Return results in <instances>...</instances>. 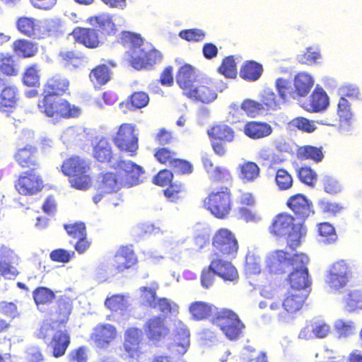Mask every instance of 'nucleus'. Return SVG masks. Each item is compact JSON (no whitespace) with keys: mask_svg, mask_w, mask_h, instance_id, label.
<instances>
[{"mask_svg":"<svg viewBox=\"0 0 362 362\" xmlns=\"http://www.w3.org/2000/svg\"><path fill=\"white\" fill-rule=\"evenodd\" d=\"M320 57L321 54L319 49L310 47L306 49L304 53L298 55L297 59L302 64L313 65Z\"/></svg>","mask_w":362,"mask_h":362,"instance_id":"774afa93","label":"nucleus"},{"mask_svg":"<svg viewBox=\"0 0 362 362\" xmlns=\"http://www.w3.org/2000/svg\"><path fill=\"white\" fill-rule=\"evenodd\" d=\"M313 85V78L306 72H299L294 77L293 86L298 98L305 97Z\"/></svg>","mask_w":362,"mask_h":362,"instance_id":"f704fd0d","label":"nucleus"},{"mask_svg":"<svg viewBox=\"0 0 362 362\" xmlns=\"http://www.w3.org/2000/svg\"><path fill=\"white\" fill-rule=\"evenodd\" d=\"M259 102L264 114L268 111L276 110L279 107V100L275 93L271 89L262 90Z\"/></svg>","mask_w":362,"mask_h":362,"instance_id":"c03bdc74","label":"nucleus"},{"mask_svg":"<svg viewBox=\"0 0 362 362\" xmlns=\"http://www.w3.org/2000/svg\"><path fill=\"white\" fill-rule=\"evenodd\" d=\"M163 194L168 202L177 203L186 196L187 188L181 182L174 181L163 190Z\"/></svg>","mask_w":362,"mask_h":362,"instance_id":"a19ab883","label":"nucleus"},{"mask_svg":"<svg viewBox=\"0 0 362 362\" xmlns=\"http://www.w3.org/2000/svg\"><path fill=\"white\" fill-rule=\"evenodd\" d=\"M0 71L7 76L18 75V69L12 54L0 53Z\"/></svg>","mask_w":362,"mask_h":362,"instance_id":"de8ad7c7","label":"nucleus"},{"mask_svg":"<svg viewBox=\"0 0 362 362\" xmlns=\"http://www.w3.org/2000/svg\"><path fill=\"white\" fill-rule=\"evenodd\" d=\"M330 331V327L325 322L310 323L306 325L299 333L300 339H308L312 337V334L316 338H325Z\"/></svg>","mask_w":362,"mask_h":362,"instance_id":"e433bc0d","label":"nucleus"},{"mask_svg":"<svg viewBox=\"0 0 362 362\" xmlns=\"http://www.w3.org/2000/svg\"><path fill=\"white\" fill-rule=\"evenodd\" d=\"M297 155L300 159L312 160L316 163L320 162L324 158L322 148L313 146H304L298 148Z\"/></svg>","mask_w":362,"mask_h":362,"instance_id":"49530a36","label":"nucleus"},{"mask_svg":"<svg viewBox=\"0 0 362 362\" xmlns=\"http://www.w3.org/2000/svg\"><path fill=\"white\" fill-rule=\"evenodd\" d=\"M308 257L303 253L289 256L288 253L277 250L272 252L267 259L266 265L270 274L281 275L292 270L287 277L291 290L303 291L310 286L308 279Z\"/></svg>","mask_w":362,"mask_h":362,"instance_id":"f257e3e1","label":"nucleus"},{"mask_svg":"<svg viewBox=\"0 0 362 362\" xmlns=\"http://www.w3.org/2000/svg\"><path fill=\"white\" fill-rule=\"evenodd\" d=\"M269 231L278 238L287 236V245L292 250L300 245L301 238L306 234L303 223H296L295 217L286 212L279 213L273 218Z\"/></svg>","mask_w":362,"mask_h":362,"instance_id":"f03ea898","label":"nucleus"},{"mask_svg":"<svg viewBox=\"0 0 362 362\" xmlns=\"http://www.w3.org/2000/svg\"><path fill=\"white\" fill-rule=\"evenodd\" d=\"M20 274L18 269L13 266L9 257L0 252V276L5 279L12 280Z\"/></svg>","mask_w":362,"mask_h":362,"instance_id":"09e8293b","label":"nucleus"},{"mask_svg":"<svg viewBox=\"0 0 362 362\" xmlns=\"http://www.w3.org/2000/svg\"><path fill=\"white\" fill-rule=\"evenodd\" d=\"M305 299L306 295L303 291H298V290L288 291L282 303L285 313H280L279 316V319L285 320L288 315H293L300 310Z\"/></svg>","mask_w":362,"mask_h":362,"instance_id":"412c9836","label":"nucleus"},{"mask_svg":"<svg viewBox=\"0 0 362 362\" xmlns=\"http://www.w3.org/2000/svg\"><path fill=\"white\" fill-rule=\"evenodd\" d=\"M144 330L147 338L156 342L163 340L170 333L165 317L160 315L149 318L144 327Z\"/></svg>","mask_w":362,"mask_h":362,"instance_id":"6ab92c4d","label":"nucleus"},{"mask_svg":"<svg viewBox=\"0 0 362 362\" xmlns=\"http://www.w3.org/2000/svg\"><path fill=\"white\" fill-rule=\"evenodd\" d=\"M50 336L52 338L47 344L52 351V355L54 358H60L66 352L71 344V336L66 330H57L50 325H42L38 332V337L42 340L47 339Z\"/></svg>","mask_w":362,"mask_h":362,"instance_id":"1a4fd4ad","label":"nucleus"},{"mask_svg":"<svg viewBox=\"0 0 362 362\" xmlns=\"http://www.w3.org/2000/svg\"><path fill=\"white\" fill-rule=\"evenodd\" d=\"M329 105V98L322 88H316L309 97L305 108L311 112H317L324 110Z\"/></svg>","mask_w":362,"mask_h":362,"instance_id":"473e14b6","label":"nucleus"},{"mask_svg":"<svg viewBox=\"0 0 362 362\" xmlns=\"http://www.w3.org/2000/svg\"><path fill=\"white\" fill-rule=\"evenodd\" d=\"M211 322L218 327L225 336L231 341L238 339L244 328V325L237 314L226 308L216 310Z\"/></svg>","mask_w":362,"mask_h":362,"instance_id":"6e6552de","label":"nucleus"},{"mask_svg":"<svg viewBox=\"0 0 362 362\" xmlns=\"http://www.w3.org/2000/svg\"><path fill=\"white\" fill-rule=\"evenodd\" d=\"M52 97L43 95V98L38 102V107L47 117L69 119L80 114V109L68 100Z\"/></svg>","mask_w":362,"mask_h":362,"instance_id":"423d86ee","label":"nucleus"},{"mask_svg":"<svg viewBox=\"0 0 362 362\" xmlns=\"http://www.w3.org/2000/svg\"><path fill=\"white\" fill-rule=\"evenodd\" d=\"M173 346L179 354H183L187 351L189 345V332L185 327H177L174 334Z\"/></svg>","mask_w":362,"mask_h":362,"instance_id":"a18cd8bd","label":"nucleus"},{"mask_svg":"<svg viewBox=\"0 0 362 362\" xmlns=\"http://www.w3.org/2000/svg\"><path fill=\"white\" fill-rule=\"evenodd\" d=\"M98 182V188L103 194H110L116 192L122 185L117 174L112 172L102 173L100 175Z\"/></svg>","mask_w":362,"mask_h":362,"instance_id":"c9c22d12","label":"nucleus"},{"mask_svg":"<svg viewBox=\"0 0 362 362\" xmlns=\"http://www.w3.org/2000/svg\"><path fill=\"white\" fill-rule=\"evenodd\" d=\"M275 86L279 95L283 101L298 98L295 89L293 88L291 82L288 79L279 78L276 80Z\"/></svg>","mask_w":362,"mask_h":362,"instance_id":"3c124183","label":"nucleus"},{"mask_svg":"<svg viewBox=\"0 0 362 362\" xmlns=\"http://www.w3.org/2000/svg\"><path fill=\"white\" fill-rule=\"evenodd\" d=\"M196 78L194 69L189 64L181 66L176 74L177 83L182 88L184 95L194 86Z\"/></svg>","mask_w":362,"mask_h":362,"instance_id":"2f4dec72","label":"nucleus"},{"mask_svg":"<svg viewBox=\"0 0 362 362\" xmlns=\"http://www.w3.org/2000/svg\"><path fill=\"white\" fill-rule=\"evenodd\" d=\"M103 63L95 66L90 71L88 78L94 86H102L107 84L112 78V69L117 66L114 59L107 61L101 59Z\"/></svg>","mask_w":362,"mask_h":362,"instance_id":"f3484780","label":"nucleus"},{"mask_svg":"<svg viewBox=\"0 0 362 362\" xmlns=\"http://www.w3.org/2000/svg\"><path fill=\"white\" fill-rule=\"evenodd\" d=\"M15 161L22 168L35 171L40 168L39 153L37 147L28 144L19 148L13 156Z\"/></svg>","mask_w":362,"mask_h":362,"instance_id":"a211bd4d","label":"nucleus"},{"mask_svg":"<svg viewBox=\"0 0 362 362\" xmlns=\"http://www.w3.org/2000/svg\"><path fill=\"white\" fill-rule=\"evenodd\" d=\"M162 60V54L155 49L146 51L144 49L133 50L130 54V64L136 70L151 69Z\"/></svg>","mask_w":362,"mask_h":362,"instance_id":"4468645a","label":"nucleus"},{"mask_svg":"<svg viewBox=\"0 0 362 362\" xmlns=\"http://www.w3.org/2000/svg\"><path fill=\"white\" fill-rule=\"evenodd\" d=\"M14 187L20 194L32 196L43 189V180L35 171L27 170L20 174L15 182Z\"/></svg>","mask_w":362,"mask_h":362,"instance_id":"ddd939ff","label":"nucleus"},{"mask_svg":"<svg viewBox=\"0 0 362 362\" xmlns=\"http://www.w3.org/2000/svg\"><path fill=\"white\" fill-rule=\"evenodd\" d=\"M69 80L62 74H55L49 78L43 86V95L62 96L69 90Z\"/></svg>","mask_w":362,"mask_h":362,"instance_id":"4be33fe9","label":"nucleus"},{"mask_svg":"<svg viewBox=\"0 0 362 362\" xmlns=\"http://www.w3.org/2000/svg\"><path fill=\"white\" fill-rule=\"evenodd\" d=\"M89 169V165L77 156L66 159L61 166L63 174L69 177L71 187L82 190L90 186L91 178L87 174Z\"/></svg>","mask_w":362,"mask_h":362,"instance_id":"7ed1b4c3","label":"nucleus"},{"mask_svg":"<svg viewBox=\"0 0 362 362\" xmlns=\"http://www.w3.org/2000/svg\"><path fill=\"white\" fill-rule=\"evenodd\" d=\"M33 298L37 305L51 303L55 298L54 292L45 286H39L33 291Z\"/></svg>","mask_w":362,"mask_h":362,"instance_id":"603ef678","label":"nucleus"},{"mask_svg":"<svg viewBox=\"0 0 362 362\" xmlns=\"http://www.w3.org/2000/svg\"><path fill=\"white\" fill-rule=\"evenodd\" d=\"M59 58L62 63L66 66H72L75 68L79 66L83 60L76 50H64L59 53Z\"/></svg>","mask_w":362,"mask_h":362,"instance_id":"13d9d810","label":"nucleus"},{"mask_svg":"<svg viewBox=\"0 0 362 362\" xmlns=\"http://www.w3.org/2000/svg\"><path fill=\"white\" fill-rule=\"evenodd\" d=\"M300 181L307 185L314 186L317 180V173L308 166H303L298 170Z\"/></svg>","mask_w":362,"mask_h":362,"instance_id":"338daca9","label":"nucleus"},{"mask_svg":"<svg viewBox=\"0 0 362 362\" xmlns=\"http://www.w3.org/2000/svg\"><path fill=\"white\" fill-rule=\"evenodd\" d=\"M222 257H216L210 262V269H213L216 276L224 281H237L239 279L238 270L229 261Z\"/></svg>","mask_w":362,"mask_h":362,"instance_id":"5701e85b","label":"nucleus"},{"mask_svg":"<svg viewBox=\"0 0 362 362\" xmlns=\"http://www.w3.org/2000/svg\"><path fill=\"white\" fill-rule=\"evenodd\" d=\"M117 330L110 324H99L93 329L90 339L99 348L107 347L116 337Z\"/></svg>","mask_w":362,"mask_h":362,"instance_id":"a878e982","label":"nucleus"},{"mask_svg":"<svg viewBox=\"0 0 362 362\" xmlns=\"http://www.w3.org/2000/svg\"><path fill=\"white\" fill-rule=\"evenodd\" d=\"M16 28L22 35L34 38L39 31L38 21L32 17L21 16L16 21Z\"/></svg>","mask_w":362,"mask_h":362,"instance_id":"4c0bfd02","label":"nucleus"},{"mask_svg":"<svg viewBox=\"0 0 362 362\" xmlns=\"http://www.w3.org/2000/svg\"><path fill=\"white\" fill-rule=\"evenodd\" d=\"M275 184L277 188L281 191H286L291 189L293 186V177L284 168H279L275 174Z\"/></svg>","mask_w":362,"mask_h":362,"instance_id":"6e6d98bb","label":"nucleus"},{"mask_svg":"<svg viewBox=\"0 0 362 362\" xmlns=\"http://www.w3.org/2000/svg\"><path fill=\"white\" fill-rule=\"evenodd\" d=\"M117 42L123 46L133 48L134 50L137 49L143 44L141 35L130 31H122L119 34Z\"/></svg>","mask_w":362,"mask_h":362,"instance_id":"864d4df0","label":"nucleus"},{"mask_svg":"<svg viewBox=\"0 0 362 362\" xmlns=\"http://www.w3.org/2000/svg\"><path fill=\"white\" fill-rule=\"evenodd\" d=\"M115 146L120 151L134 156L139 148V138L136 134V126L131 123H122L112 137Z\"/></svg>","mask_w":362,"mask_h":362,"instance_id":"9d476101","label":"nucleus"},{"mask_svg":"<svg viewBox=\"0 0 362 362\" xmlns=\"http://www.w3.org/2000/svg\"><path fill=\"white\" fill-rule=\"evenodd\" d=\"M353 267L344 259L334 262L328 272L327 284L329 288L338 291L344 288L352 275Z\"/></svg>","mask_w":362,"mask_h":362,"instance_id":"9b49d317","label":"nucleus"},{"mask_svg":"<svg viewBox=\"0 0 362 362\" xmlns=\"http://www.w3.org/2000/svg\"><path fill=\"white\" fill-rule=\"evenodd\" d=\"M289 125L292 128L297 129L306 133H312L317 129L314 121L310 120L303 117H297L293 118L289 122Z\"/></svg>","mask_w":362,"mask_h":362,"instance_id":"69168bd1","label":"nucleus"},{"mask_svg":"<svg viewBox=\"0 0 362 362\" xmlns=\"http://www.w3.org/2000/svg\"><path fill=\"white\" fill-rule=\"evenodd\" d=\"M88 23L92 25H95V30L98 32V36L104 39H107L109 37L116 35L117 33V28L111 18L101 15L90 17L88 20Z\"/></svg>","mask_w":362,"mask_h":362,"instance_id":"bb28decb","label":"nucleus"},{"mask_svg":"<svg viewBox=\"0 0 362 362\" xmlns=\"http://www.w3.org/2000/svg\"><path fill=\"white\" fill-rule=\"evenodd\" d=\"M140 333L138 328H129L125 332L123 347L129 358L139 359L143 353L140 346Z\"/></svg>","mask_w":362,"mask_h":362,"instance_id":"b1692460","label":"nucleus"},{"mask_svg":"<svg viewBox=\"0 0 362 362\" xmlns=\"http://www.w3.org/2000/svg\"><path fill=\"white\" fill-rule=\"evenodd\" d=\"M93 158L100 163H110L115 153L110 141L105 137L101 138L93 147Z\"/></svg>","mask_w":362,"mask_h":362,"instance_id":"c756f323","label":"nucleus"},{"mask_svg":"<svg viewBox=\"0 0 362 362\" xmlns=\"http://www.w3.org/2000/svg\"><path fill=\"white\" fill-rule=\"evenodd\" d=\"M18 99V88L13 85L6 86L0 92V111L11 112L16 106Z\"/></svg>","mask_w":362,"mask_h":362,"instance_id":"7c9ffc66","label":"nucleus"},{"mask_svg":"<svg viewBox=\"0 0 362 362\" xmlns=\"http://www.w3.org/2000/svg\"><path fill=\"white\" fill-rule=\"evenodd\" d=\"M263 71L262 65L255 61H247L242 66L240 76L247 81H255L262 76Z\"/></svg>","mask_w":362,"mask_h":362,"instance_id":"ea45409f","label":"nucleus"},{"mask_svg":"<svg viewBox=\"0 0 362 362\" xmlns=\"http://www.w3.org/2000/svg\"><path fill=\"white\" fill-rule=\"evenodd\" d=\"M272 126L262 121H249L243 127V133L246 136L252 140H259L266 138L272 134Z\"/></svg>","mask_w":362,"mask_h":362,"instance_id":"cd10ccee","label":"nucleus"},{"mask_svg":"<svg viewBox=\"0 0 362 362\" xmlns=\"http://www.w3.org/2000/svg\"><path fill=\"white\" fill-rule=\"evenodd\" d=\"M286 204L293 213L295 218L300 221V223H304V221L315 213L313 202L300 193L288 197Z\"/></svg>","mask_w":362,"mask_h":362,"instance_id":"2eb2a0df","label":"nucleus"},{"mask_svg":"<svg viewBox=\"0 0 362 362\" xmlns=\"http://www.w3.org/2000/svg\"><path fill=\"white\" fill-rule=\"evenodd\" d=\"M119 177L121 184L132 187L141 182L140 177L144 174L143 168L132 160H119L112 166Z\"/></svg>","mask_w":362,"mask_h":362,"instance_id":"f8f14e48","label":"nucleus"},{"mask_svg":"<svg viewBox=\"0 0 362 362\" xmlns=\"http://www.w3.org/2000/svg\"><path fill=\"white\" fill-rule=\"evenodd\" d=\"M158 285L155 283L151 287L142 286L139 288L141 298L146 305L151 308H156V291Z\"/></svg>","mask_w":362,"mask_h":362,"instance_id":"e2e57ef3","label":"nucleus"},{"mask_svg":"<svg viewBox=\"0 0 362 362\" xmlns=\"http://www.w3.org/2000/svg\"><path fill=\"white\" fill-rule=\"evenodd\" d=\"M13 50L21 57L30 58L37 53L38 48L36 43L25 39H18L13 42Z\"/></svg>","mask_w":362,"mask_h":362,"instance_id":"58836bf2","label":"nucleus"},{"mask_svg":"<svg viewBox=\"0 0 362 362\" xmlns=\"http://www.w3.org/2000/svg\"><path fill=\"white\" fill-rule=\"evenodd\" d=\"M318 235L322 240L328 244L334 243L337 240V235L334 226L328 222L320 223L317 225Z\"/></svg>","mask_w":362,"mask_h":362,"instance_id":"4d7b16f0","label":"nucleus"},{"mask_svg":"<svg viewBox=\"0 0 362 362\" xmlns=\"http://www.w3.org/2000/svg\"><path fill=\"white\" fill-rule=\"evenodd\" d=\"M204 206L215 218H227L233 206L231 190L227 187H221L217 191L211 192L204 199Z\"/></svg>","mask_w":362,"mask_h":362,"instance_id":"20e7f679","label":"nucleus"},{"mask_svg":"<svg viewBox=\"0 0 362 362\" xmlns=\"http://www.w3.org/2000/svg\"><path fill=\"white\" fill-rule=\"evenodd\" d=\"M337 115L339 118L340 132L347 135L351 127V119L353 113L351 110V105L344 97H341L337 105Z\"/></svg>","mask_w":362,"mask_h":362,"instance_id":"c85d7f7f","label":"nucleus"},{"mask_svg":"<svg viewBox=\"0 0 362 362\" xmlns=\"http://www.w3.org/2000/svg\"><path fill=\"white\" fill-rule=\"evenodd\" d=\"M169 168L178 175H189L194 170V166L190 161L178 156H175Z\"/></svg>","mask_w":362,"mask_h":362,"instance_id":"bf43d9fd","label":"nucleus"},{"mask_svg":"<svg viewBox=\"0 0 362 362\" xmlns=\"http://www.w3.org/2000/svg\"><path fill=\"white\" fill-rule=\"evenodd\" d=\"M176 156L177 151L169 147H158L154 150L153 157L160 165L169 167Z\"/></svg>","mask_w":362,"mask_h":362,"instance_id":"8fccbe9b","label":"nucleus"},{"mask_svg":"<svg viewBox=\"0 0 362 362\" xmlns=\"http://www.w3.org/2000/svg\"><path fill=\"white\" fill-rule=\"evenodd\" d=\"M149 100L148 95L144 91H135L127 98L124 105L128 110H135L147 106Z\"/></svg>","mask_w":362,"mask_h":362,"instance_id":"37998d69","label":"nucleus"},{"mask_svg":"<svg viewBox=\"0 0 362 362\" xmlns=\"http://www.w3.org/2000/svg\"><path fill=\"white\" fill-rule=\"evenodd\" d=\"M344 301L349 311L362 309V291L358 289L350 291Z\"/></svg>","mask_w":362,"mask_h":362,"instance_id":"0e129e2a","label":"nucleus"},{"mask_svg":"<svg viewBox=\"0 0 362 362\" xmlns=\"http://www.w3.org/2000/svg\"><path fill=\"white\" fill-rule=\"evenodd\" d=\"M114 267L117 273L123 272L133 267L137 262L134 250L129 246L119 247L114 256Z\"/></svg>","mask_w":362,"mask_h":362,"instance_id":"393cba45","label":"nucleus"},{"mask_svg":"<svg viewBox=\"0 0 362 362\" xmlns=\"http://www.w3.org/2000/svg\"><path fill=\"white\" fill-rule=\"evenodd\" d=\"M215 310V307L205 302L196 301L190 304L189 313L193 320L199 321L208 318Z\"/></svg>","mask_w":362,"mask_h":362,"instance_id":"79ce46f5","label":"nucleus"},{"mask_svg":"<svg viewBox=\"0 0 362 362\" xmlns=\"http://www.w3.org/2000/svg\"><path fill=\"white\" fill-rule=\"evenodd\" d=\"M218 72L228 78H233L237 75L236 63L233 56L225 57L218 68Z\"/></svg>","mask_w":362,"mask_h":362,"instance_id":"052dcab7","label":"nucleus"},{"mask_svg":"<svg viewBox=\"0 0 362 362\" xmlns=\"http://www.w3.org/2000/svg\"><path fill=\"white\" fill-rule=\"evenodd\" d=\"M74 42L90 49H98L104 42L95 28L75 27L70 33Z\"/></svg>","mask_w":362,"mask_h":362,"instance_id":"dca6fc26","label":"nucleus"},{"mask_svg":"<svg viewBox=\"0 0 362 362\" xmlns=\"http://www.w3.org/2000/svg\"><path fill=\"white\" fill-rule=\"evenodd\" d=\"M185 95L192 100L203 103H209L214 101L217 96L213 83L206 80L199 81L194 85L185 93Z\"/></svg>","mask_w":362,"mask_h":362,"instance_id":"aec40b11","label":"nucleus"},{"mask_svg":"<svg viewBox=\"0 0 362 362\" xmlns=\"http://www.w3.org/2000/svg\"><path fill=\"white\" fill-rule=\"evenodd\" d=\"M240 107L248 117L252 118L264 115L259 102L252 99H245L241 103Z\"/></svg>","mask_w":362,"mask_h":362,"instance_id":"680f3d73","label":"nucleus"},{"mask_svg":"<svg viewBox=\"0 0 362 362\" xmlns=\"http://www.w3.org/2000/svg\"><path fill=\"white\" fill-rule=\"evenodd\" d=\"M40 69L36 64L28 66L22 77L23 83L28 87H36L40 85Z\"/></svg>","mask_w":362,"mask_h":362,"instance_id":"5fc2aeb1","label":"nucleus"},{"mask_svg":"<svg viewBox=\"0 0 362 362\" xmlns=\"http://www.w3.org/2000/svg\"><path fill=\"white\" fill-rule=\"evenodd\" d=\"M238 175L243 183H250L255 181L260 176V168L253 161H245L238 165Z\"/></svg>","mask_w":362,"mask_h":362,"instance_id":"72a5a7b5","label":"nucleus"},{"mask_svg":"<svg viewBox=\"0 0 362 362\" xmlns=\"http://www.w3.org/2000/svg\"><path fill=\"white\" fill-rule=\"evenodd\" d=\"M211 247L214 256L228 259L235 258L239 249L235 234L226 228H219L214 233Z\"/></svg>","mask_w":362,"mask_h":362,"instance_id":"39448f33","label":"nucleus"},{"mask_svg":"<svg viewBox=\"0 0 362 362\" xmlns=\"http://www.w3.org/2000/svg\"><path fill=\"white\" fill-rule=\"evenodd\" d=\"M207 134L214 153L219 157L227 155V144L233 143L235 139V129L223 122L212 125L207 130Z\"/></svg>","mask_w":362,"mask_h":362,"instance_id":"0eeeda50","label":"nucleus"}]
</instances>
